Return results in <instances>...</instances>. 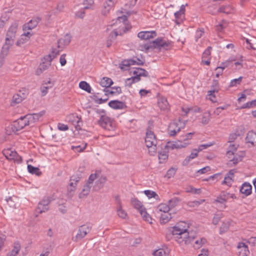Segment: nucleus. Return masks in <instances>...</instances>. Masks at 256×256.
<instances>
[{"instance_id": "obj_1", "label": "nucleus", "mask_w": 256, "mask_h": 256, "mask_svg": "<svg viewBox=\"0 0 256 256\" xmlns=\"http://www.w3.org/2000/svg\"><path fill=\"white\" fill-rule=\"evenodd\" d=\"M18 26V24L14 22L8 28L6 35L5 44L2 49L0 58H4L8 54L10 47L14 44Z\"/></svg>"}, {"instance_id": "obj_2", "label": "nucleus", "mask_w": 256, "mask_h": 256, "mask_svg": "<svg viewBox=\"0 0 256 256\" xmlns=\"http://www.w3.org/2000/svg\"><path fill=\"white\" fill-rule=\"evenodd\" d=\"M188 224L184 222H180L173 227L172 234L174 236V238L178 243H182L183 240H181V239L182 238L184 239L187 238L186 236H188Z\"/></svg>"}, {"instance_id": "obj_3", "label": "nucleus", "mask_w": 256, "mask_h": 256, "mask_svg": "<svg viewBox=\"0 0 256 256\" xmlns=\"http://www.w3.org/2000/svg\"><path fill=\"white\" fill-rule=\"evenodd\" d=\"M172 46L171 42L169 40H166L164 38L158 37L155 40H153L150 44H144V48L148 50L150 48H164L168 50Z\"/></svg>"}, {"instance_id": "obj_4", "label": "nucleus", "mask_w": 256, "mask_h": 256, "mask_svg": "<svg viewBox=\"0 0 256 256\" xmlns=\"http://www.w3.org/2000/svg\"><path fill=\"white\" fill-rule=\"evenodd\" d=\"M131 204L135 208L139 211L141 216L146 221L152 223V222H150V220H152V218L150 214L147 213L146 208L139 200L136 198H132L131 199Z\"/></svg>"}, {"instance_id": "obj_5", "label": "nucleus", "mask_w": 256, "mask_h": 256, "mask_svg": "<svg viewBox=\"0 0 256 256\" xmlns=\"http://www.w3.org/2000/svg\"><path fill=\"white\" fill-rule=\"evenodd\" d=\"M28 125H30L28 120L26 119V116H24L14 122L11 125V129L13 132L16 133Z\"/></svg>"}, {"instance_id": "obj_6", "label": "nucleus", "mask_w": 256, "mask_h": 256, "mask_svg": "<svg viewBox=\"0 0 256 256\" xmlns=\"http://www.w3.org/2000/svg\"><path fill=\"white\" fill-rule=\"evenodd\" d=\"M98 124L102 128L108 130H113L114 128V122L110 118L106 115L101 116L98 120Z\"/></svg>"}, {"instance_id": "obj_7", "label": "nucleus", "mask_w": 256, "mask_h": 256, "mask_svg": "<svg viewBox=\"0 0 256 256\" xmlns=\"http://www.w3.org/2000/svg\"><path fill=\"white\" fill-rule=\"evenodd\" d=\"M92 230L90 224H84L79 227L78 232L75 237L72 238L74 241L77 242L84 238Z\"/></svg>"}, {"instance_id": "obj_8", "label": "nucleus", "mask_w": 256, "mask_h": 256, "mask_svg": "<svg viewBox=\"0 0 256 256\" xmlns=\"http://www.w3.org/2000/svg\"><path fill=\"white\" fill-rule=\"evenodd\" d=\"M3 154L8 160H13L18 164H20L22 161L21 156L18 155L16 151H12L11 150L8 149L4 150Z\"/></svg>"}, {"instance_id": "obj_9", "label": "nucleus", "mask_w": 256, "mask_h": 256, "mask_svg": "<svg viewBox=\"0 0 256 256\" xmlns=\"http://www.w3.org/2000/svg\"><path fill=\"white\" fill-rule=\"evenodd\" d=\"M52 199L50 197L44 198L38 204L36 212L39 214H42L48 210V205L50 203Z\"/></svg>"}, {"instance_id": "obj_10", "label": "nucleus", "mask_w": 256, "mask_h": 256, "mask_svg": "<svg viewBox=\"0 0 256 256\" xmlns=\"http://www.w3.org/2000/svg\"><path fill=\"white\" fill-rule=\"evenodd\" d=\"M219 89L218 81L216 80H214L211 86V90L208 92V96H210V98L212 102H215L216 101V96L214 94L215 92H218Z\"/></svg>"}, {"instance_id": "obj_11", "label": "nucleus", "mask_w": 256, "mask_h": 256, "mask_svg": "<svg viewBox=\"0 0 256 256\" xmlns=\"http://www.w3.org/2000/svg\"><path fill=\"white\" fill-rule=\"evenodd\" d=\"M145 142L147 147H150L156 144V140L154 132L148 130L145 138Z\"/></svg>"}, {"instance_id": "obj_12", "label": "nucleus", "mask_w": 256, "mask_h": 256, "mask_svg": "<svg viewBox=\"0 0 256 256\" xmlns=\"http://www.w3.org/2000/svg\"><path fill=\"white\" fill-rule=\"evenodd\" d=\"M188 144V142H182V140H178V142H167L166 147L171 150L174 148H181L186 147Z\"/></svg>"}, {"instance_id": "obj_13", "label": "nucleus", "mask_w": 256, "mask_h": 256, "mask_svg": "<svg viewBox=\"0 0 256 256\" xmlns=\"http://www.w3.org/2000/svg\"><path fill=\"white\" fill-rule=\"evenodd\" d=\"M108 106L114 110H122L127 108L125 102L118 100H112L109 102Z\"/></svg>"}, {"instance_id": "obj_14", "label": "nucleus", "mask_w": 256, "mask_h": 256, "mask_svg": "<svg viewBox=\"0 0 256 256\" xmlns=\"http://www.w3.org/2000/svg\"><path fill=\"white\" fill-rule=\"evenodd\" d=\"M156 36L155 31H144L140 32L138 34V36L141 40H147L154 38Z\"/></svg>"}, {"instance_id": "obj_15", "label": "nucleus", "mask_w": 256, "mask_h": 256, "mask_svg": "<svg viewBox=\"0 0 256 256\" xmlns=\"http://www.w3.org/2000/svg\"><path fill=\"white\" fill-rule=\"evenodd\" d=\"M44 114V112L42 111L38 113H34L32 114H28L26 115V119L28 120L29 124H34L38 121L39 118H41Z\"/></svg>"}, {"instance_id": "obj_16", "label": "nucleus", "mask_w": 256, "mask_h": 256, "mask_svg": "<svg viewBox=\"0 0 256 256\" xmlns=\"http://www.w3.org/2000/svg\"><path fill=\"white\" fill-rule=\"evenodd\" d=\"M41 20L42 18L40 17L33 18L30 20L24 26V30H32L34 28L37 26Z\"/></svg>"}, {"instance_id": "obj_17", "label": "nucleus", "mask_w": 256, "mask_h": 256, "mask_svg": "<svg viewBox=\"0 0 256 256\" xmlns=\"http://www.w3.org/2000/svg\"><path fill=\"white\" fill-rule=\"evenodd\" d=\"M237 248L238 249H242L239 252V256H248V254H250L248 248L244 242H239L238 244Z\"/></svg>"}, {"instance_id": "obj_18", "label": "nucleus", "mask_w": 256, "mask_h": 256, "mask_svg": "<svg viewBox=\"0 0 256 256\" xmlns=\"http://www.w3.org/2000/svg\"><path fill=\"white\" fill-rule=\"evenodd\" d=\"M252 189L251 184L248 182H245L242 184L240 188V192L244 194L245 196H248L251 194Z\"/></svg>"}, {"instance_id": "obj_19", "label": "nucleus", "mask_w": 256, "mask_h": 256, "mask_svg": "<svg viewBox=\"0 0 256 256\" xmlns=\"http://www.w3.org/2000/svg\"><path fill=\"white\" fill-rule=\"evenodd\" d=\"M256 138V132L252 130L249 131L246 138V143H250L252 146H254V141Z\"/></svg>"}, {"instance_id": "obj_20", "label": "nucleus", "mask_w": 256, "mask_h": 256, "mask_svg": "<svg viewBox=\"0 0 256 256\" xmlns=\"http://www.w3.org/2000/svg\"><path fill=\"white\" fill-rule=\"evenodd\" d=\"M132 74L136 76H137L138 78L140 79V76H148V72L144 69L138 68H136L135 70L133 72H131Z\"/></svg>"}, {"instance_id": "obj_21", "label": "nucleus", "mask_w": 256, "mask_h": 256, "mask_svg": "<svg viewBox=\"0 0 256 256\" xmlns=\"http://www.w3.org/2000/svg\"><path fill=\"white\" fill-rule=\"evenodd\" d=\"M115 2L108 1L106 2L103 4V8L102 10L103 15H106L110 12V10L114 5Z\"/></svg>"}, {"instance_id": "obj_22", "label": "nucleus", "mask_w": 256, "mask_h": 256, "mask_svg": "<svg viewBox=\"0 0 256 256\" xmlns=\"http://www.w3.org/2000/svg\"><path fill=\"white\" fill-rule=\"evenodd\" d=\"M92 186L86 184L82 188L81 192L79 194L80 198H85L90 193Z\"/></svg>"}, {"instance_id": "obj_23", "label": "nucleus", "mask_w": 256, "mask_h": 256, "mask_svg": "<svg viewBox=\"0 0 256 256\" xmlns=\"http://www.w3.org/2000/svg\"><path fill=\"white\" fill-rule=\"evenodd\" d=\"M113 84L112 80L108 77H104L100 82V86L105 88L110 87Z\"/></svg>"}, {"instance_id": "obj_24", "label": "nucleus", "mask_w": 256, "mask_h": 256, "mask_svg": "<svg viewBox=\"0 0 256 256\" xmlns=\"http://www.w3.org/2000/svg\"><path fill=\"white\" fill-rule=\"evenodd\" d=\"M134 64H136V60L134 58L126 60L122 62L120 68L122 70H126L124 66L129 67L130 66Z\"/></svg>"}, {"instance_id": "obj_25", "label": "nucleus", "mask_w": 256, "mask_h": 256, "mask_svg": "<svg viewBox=\"0 0 256 256\" xmlns=\"http://www.w3.org/2000/svg\"><path fill=\"white\" fill-rule=\"evenodd\" d=\"M158 104L160 108L162 110H166L168 108V104L167 100L164 98H160Z\"/></svg>"}, {"instance_id": "obj_26", "label": "nucleus", "mask_w": 256, "mask_h": 256, "mask_svg": "<svg viewBox=\"0 0 256 256\" xmlns=\"http://www.w3.org/2000/svg\"><path fill=\"white\" fill-rule=\"evenodd\" d=\"M71 41V36L70 34H66L63 38H61L58 41V47L60 48V44H63L64 45H68Z\"/></svg>"}, {"instance_id": "obj_27", "label": "nucleus", "mask_w": 256, "mask_h": 256, "mask_svg": "<svg viewBox=\"0 0 256 256\" xmlns=\"http://www.w3.org/2000/svg\"><path fill=\"white\" fill-rule=\"evenodd\" d=\"M28 172L32 174H35L36 176H40L42 174L41 172L38 168L34 167L30 164L28 166Z\"/></svg>"}, {"instance_id": "obj_28", "label": "nucleus", "mask_w": 256, "mask_h": 256, "mask_svg": "<svg viewBox=\"0 0 256 256\" xmlns=\"http://www.w3.org/2000/svg\"><path fill=\"white\" fill-rule=\"evenodd\" d=\"M172 218L171 214L170 213L164 212L161 214L160 216V222L162 224H166Z\"/></svg>"}, {"instance_id": "obj_29", "label": "nucleus", "mask_w": 256, "mask_h": 256, "mask_svg": "<svg viewBox=\"0 0 256 256\" xmlns=\"http://www.w3.org/2000/svg\"><path fill=\"white\" fill-rule=\"evenodd\" d=\"M79 87L88 93L91 92V87L90 85L85 81H82L79 84Z\"/></svg>"}, {"instance_id": "obj_30", "label": "nucleus", "mask_w": 256, "mask_h": 256, "mask_svg": "<svg viewBox=\"0 0 256 256\" xmlns=\"http://www.w3.org/2000/svg\"><path fill=\"white\" fill-rule=\"evenodd\" d=\"M180 202V199L178 198L174 197L168 200V206L170 208V209H172L174 208L179 202Z\"/></svg>"}, {"instance_id": "obj_31", "label": "nucleus", "mask_w": 256, "mask_h": 256, "mask_svg": "<svg viewBox=\"0 0 256 256\" xmlns=\"http://www.w3.org/2000/svg\"><path fill=\"white\" fill-rule=\"evenodd\" d=\"M174 126H176V124L175 123L172 124L170 126L168 129V134L171 136H174V135L176 134L178 132L180 131V128L179 127L178 128H177L175 129V128H173Z\"/></svg>"}, {"instance_id": "obj_32", "label": "nucleus", "mask_w": 256, "mask_h": 256, "mask_svg": "<svg viewBox=\"0 0 256 256\" xmlns=\"http://www.w3.org/2000/svg\"><path fill=\"white\" fill-rule=\"evenodd\" d=\"M210 118L211 114L210 112H204L202 118V123L204 125L208 124L210 120Z\"/></svg>"}, {"instance_id": "obj_33", "label": "nucleus", "mask_w": 256, "mask_h": 256, "mask_svg": "<svg viewBox=\"0 0 256 256\" xmlns=\"http://www.w3.org/2000/svg\"><path fill=\"white\" fill-rule=\"evenodd\" d=\"M117 213L118 216L122 218H126L127 216V213L122 208V204L118 206Z\"/></svg>"}, {"instance_id": "obj_34", "label": "nucleus", "mask_w": 256, "mask_h": 256, "mask_svg": "<svg viewBox=\"0 0 256 256\" xmlns=\"http://www.w3.org/2000/svg\"><path fill=\"white\" fill-rule=\"evenodd\" d=\"M140 80V78H138L135 76L130 78H127L126 80V85L128 86H131L132 84L134 82H138Z\"/></svg>"}, {"instance_id": "obj_35", "label": "nucleus", "mask_w": 256, "mask_h": 256, "mask_svg": "<svg viewBox=\"0 0 256 256\" xmlns=\"http://www.w3.org/2000/svg\"><path fill=\"white\" fill-rule=\"evenodd\" d=\"M106 177L104 176V177L100 178L98 179V180L96 182V184L98 185V188H97L96 186H94V190H97L98 189H100V188H102L104 184V183L106 182Z\"/></svg>"}, {"instance_id": "obj_36", "label": "nucleus", "mask_w": 256, "mask_h": 256, "mask_svg": "<svg viewBox=\"0 0 256 256\" xmlns=\"http://www.w3.org/2000/svg\"><path fill=\"white\" fill-rule=\"evenodd\" d=\"M144 194L149 198H154L156 200L159 198L158 196L156 194L155 192L150 190H146L144 192Z\"/></svg>"}, {"instance_id": "obj_37", "label": "nucleus", "mask_w": 256, "mask_h": 256, "mask_svg": "<svg viewBox=\"0 0 256 256\" xmlns=\"http://www.w3.org/2000/svg\"><path fill=\"white\" fill-rule=\"evenodd\" d=\"M222 218V214L221 212H219L216 213L213 218L212 222V224L214 225H216Z\"/></svg>"}, {"instance_id": "obj_38", "label": "nucleus", "mask_w": 256, "mask_h": 256, "mask_svg": "<svg viewBox=\"0 0 256 256\" xmlns=\"http://www.w3.org/2000/svg\"><path fill=\"white\" fill-rule=\"evenodd\" d=\"M157 209L163 213L168 212L170 210L168 204H162L158 206Z\"/></svg>"}, {"instance_id": "obj_39", "label": "nucleus", "mask_w": 256, "mask_h": 256, "mask_svg": "<svg viewBox=\"0 0 256 256\" xmlns=\"http://www.w3.org/2000/svg\"><path fill=\"white\" fill-rule=\"evenodd\" d=\"M233 182L234 180L232 176L226 175L224 180L222 182V184H226L228 186H230Z\"/></svg>"}, {"instance_id": "obj_40", "label": "nucleus", "mask_w": 256, "mask_h": 256, "mask_svg": "<svg viewBox=\"0 0 256 256\" xmlns=\"http://www.w3.org/2000/svg\"><path fill=\"white\" fill-rule=\"evenodd\" d=\"M188 238H182L181 240H183V242H184L185 244H189L192 240H194L196 238V235L193 234L192 232L190 233L188 232Z\"/></svg>"}, {"instance_id": "obj_41", "label": "nucleus", "mask_w": 256, "mask_h": 256, "mask_svg": "<svg viewBox=\"0 0 256 256\" xmlns=\"http://www.w3.org/2000/svg\"><path fill=\"white\" fill-rule=\"evenodd\" d=\"M242 77L240 76L238 78H235L231 80L230 84L229 85L230 87H232L234 86H236L238 84H240L242 82Z\"/></svg>"}, {"instance_id": "obj_42", "label": "nucleus", "mask_w": 256, "mask_h": 256, "mask_svg": "<svg viewBox=\"0 0 256 256\" xmlns=\"http://www.w3.org/2000/svg\"><path fill=\"white\" fill-rule=\"evenodd\" d=\"M212 50V46H208L207 48L204 51L202 55V59L209 58L211 54V50Z\"/></svg>"}, {"instance_id": "obj_43", "label": "nucleus", "mask_w": 256, "mask_h": 256, "mask_svg": "<svg viewBox=\"0 0 256 256\" xmlns=\"http://www.w3.org/2000/svg\"><path fill=\"white\" fill-rule=\"evenodd\" d=\"M230 224L228 223L222 222L220 230V234L226 232L229 228Z\"/></svg>"}, {"instance_id": "obj_44", "label": "nucleus", "mask_w": 256, "mask_h": 256, "mask_svg": "<svg viewBox=\"0 0 256 256\" xmlns=\"http://www.w3.org/2000/svg\"><path fill=\"white\" fill-rule=\"evenodd\" d=\"M194 132H189L186 134L184 136H182V138L180 140H182V142H188V140L192 138V136L194 135Z\"/></svg>"}, {"instance_id": "obj_45", "label": "nucleus", "mask_w": 256, "mask_h": 256, "mask_svg": "<svg viewBox=\"0 0 256 256\" xmlns=\"http://www.w3.org/2000/svg\"><path fill=\"white\" fill-rule=\"evenodd\" d=\"M206 242V240L204 238H200V240H197L194 242V246L196 248H198L200 246H202V245Z\"/></svg>"}, {"instance_id": "obj_46", "label": "nucleus", "mask_w": 256, "mask_h": 256, "mask_svg": "<svg viewBox=\"0 0 256 256\" xmlns=\"http://www.w3.org/2000/svg\"><path fill=\"white\" fill-rule=\"evenodd\" d=\"M256 106V99L252 100L251 102H248L246 104H244L242 106V108H253L254 106Z\"/></svg>"}, {"instance_id": "obj_47", "label": "nucleus", "mask_w": 256, "mask_h": 256, "mask_svg": "<svg viewBox=\"0 0 256 256\" xmlns=\"http://www.w3.org/2000/svg\"><path fill=\"white\" fill-rule=\"evenodd\" d=\"M176 170L174 168H172L167 171L165 177L168 178H170L174 176V175L176 174Z\"/></svg>"}, {"instance_id": "obj_48", "label": "nucleus", "mask_w": 256, "mask_h": 256, "mask_svg": "<svg viewBox=\"0 0 256 256\" xmlns=\"http://www.w3.org/2000/svg\"><path fill=\"white\" fill-rule=\"evenodd\" d=\"M94 0H84L83 4L84 5V9H88L94 4Z\"/></svg>"}, {"instance_id": "obj_49", "label": "nucleus", "mask_w": 256, "mask_h": 256, "mask_svg": "<svg viewBox=\"0 0 256 256\" xmlns=\"http://www.w3.org/2000/svg\"><path fill=\"white\" fill-rule=\"evenodd\" d=\"M97 178H98V176H97V174H91L90 176L88 178V179L87 182H86V184L91 186V184H92L94 181Z\"/></svg>"}, {"instance_id": "obj_50", "label": "nucleus", "mask_w": 256, "mask_h": 256, "mask_svg": "<svg viewBox=\"0 0 256 256\" xmlns=\"http://www.w3.org/2000/svg\"><path fill=\"white\" fill-rule=\"evenodd\" d=\"M148 152L152 156H154L156 152V144L152 146L148 147Z\"/></svg>"}, {"instance_id": "obj_51", "label": "nucleus", "mask_w": 256, "mask_h": 256, "mask_svg": "<svg viewBox=\"0 0 256 256\" xmlns=\"http://www.w3.org/2000/svg\"><path fill=\"white\" fill-rule=\"evenodd\" d=\"M236 132L238 136H242L245 132V128L243 126H238Z\"/></svg>"}, {"instance_id": "obj_52", "label": "nucleus", "mask_w": 256, "mask_h": 256, "mask_svg": "<svg viewBox=\"0 0 256 256\" xmlns=\"http://www.w3.org/2000/svg\"><path fill=\"white\" fill-rule=\"evenodd\" d=\"M55 57L56 55L54 56L52 54H50L44 58V62H50L51 64L52 61Z\"/></svg>"}, {"instance_id": "obj_53", "label": "nucleus", "mask_w": 256, "mask_h": 256, "mask_svg": "<svg viewBox=\"0 0 256 256\" xmlns=\"http://www.w3.org/2000/svg\"><path fill=\"white\" fill-rule=\"evenodd\" d=\"M76 186L74 184V181H70L69 186L68 188V192L71 193L72 192H74L76 190Z\"/></svg>"}, {"instance_id": "obj_54", "label": "nucleus", "mask_w": 256, "mask_h": 256, "mask_svg": "<svg viewBox=\"0 0 256 256\" xmlns=\"http://www.w3.org/2000/svg\"><path fill=\"white\" fill-rule=\"evenodd\" d=\"M50 65L51 64L50 62H42L40 64L39 66L42 70L44 71L47 70Z\"/></svg>"}, {"instance_id": "obj_55", "label": "nucleus", "mask_w": 256, "mask_h": 256, "mask_svg": "<svg viewBox=\"0 0 256 256\" xmlns=\"http://www.w3.org/2000/svg\"><path fill=\"white\" fill-rule=\"evenodd\" d=\"M165 253V251L163 249H158L154 251L152 254L154 256H162Z\"/></svg>"}, {"instance_id": "obj_56", "label": "nucleus", "mask_w": 256, "mask_h": 256, "mask_svg": "<svg viewBox=\"0 0 256 256\" xmlns=\"http://www.w3.org/2000/svg\"><path fill=\"white\" fill-rule=\"evenodd\" d=\"M119 34L118 32L116 31V30H113L112 32H110V34L108 38L110 40H114L116 36Z\"/></svg>"}, {"instance_id": "obj_57", "label": "nucleus", "mask_w": 256, "mask_h": 256, "mask_svg": "<svg viewBox=\"0 0 256 256\" xmlns=\"http://www.w3.org/2000/svg\"><path fill=\"white\" fill-rule=\"evenodd\" d=\"M136 60V64L138 66H143L145 62V60L141 56V58L136 57L134 58Z\"/></svg>"}, {"instance_id": "obj_58", "label": "nucleus", "mask_w": 256, "mask_h": 256, "mask_svg": "<svg viewBox=\"0 0 256 256\" xmlns=\"http://www.w3.org/2000/svg\"><path fill=\"white\" fill-rule=\"evenodd\" d=\"M51 88H52V86H43L41 87L40 90H41V92H42V96H46L48 93V90Z\"/></svg>"}, {"instance_id": "obj_59", "label": "nucleus", "mask_w": 256, "mask_h": 256, "mask_svg": "<svg viewBox=\"0 0 256 256\" xmlns=\"http://www.w3.org/2000/svg\"><path fill=\"white\" fill-rule=\"evenodd\" d=\"M24 98L22 96H20L18 94H17L14 96L13 101L16 104H18Z\"/></svg>"}, {"instance_id": "obj_60", "label": "nucleus", "mask_w": 256, "mask_h": 256, "mask_svg": "<svg viewBox=\"0 0 256 256\" xmlns=\"http://www.w3.org/2000/svg\"><path fill=\"white\" fill-rule=\"evenodd\" d=\"M6 238V236L4 234L0 235V251L2 250L4 246V241Z\"/></svg>"}, {"instance_id": "obj_61", "label": "nucleus", "mask_w": 256, "mask_h": 256, "mask_svg": "<svg viewBox=\"0 0 256 256\" xmlns=\"http://www.w3.org/2000/svg\"><path fill=\"white\" fill-rule=\"evenodd\" d=\"M229 195H230L229 193H228L226 192H224V191L222 192L220 194V198H224V200L226 201V202L229 198Z\"/></svg>"}, {"instance_id": "obj_62", "label": "nucleus", "mask_w": 256, "mask_h": 256, "mask_svg": "<svg viewBox=\"0 0 256 256\" xmlns=\"http://www.w3.org/2000/svg\"><path fill=\"white\" fill-rule=\"evenodd\" d=\"M58 127L59 130L62 131H65L68 129V127L67 125L61 123L58 124Z\"/></svg>"}, {"instance_id": "obj_63", "label": "nucleus", "mask_w": 256, "mask_h": 256, "mask_svg": "<svg viewBox=\"0 0 256 256\" xmlns=\"http://www.w3.org/2000/svg\"><path fill=\"white\" fill-rule=\"evenodd\" d=\"M82 177L81 174H74L70 177V181H80Z\"/></svg>"}, {"instance_id": "obj_64", "label": "nucleus", "mask_w": 256, "mask_h": 256, "mask_svg": "<svg viewBox=\"0 0 256 256\" xmlns=\"http://www.w3.org/2000/svg\"><path fill=\"white\" fill-rule=\"evenodd\" d=\"M198 152L197 149H194L188 156L191 160L194 159L198 156Z\"/></svg>"}]
</instances>
